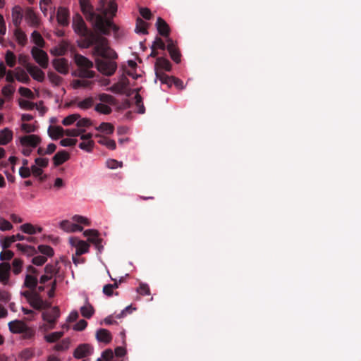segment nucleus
Returning a JSON list of instances; mask_svg holds the SVG:
<instances>
[{"instance_id": "obj_31", "label": "nucleus", "mask_w": 361, "mask_h": 361, "mask_svg": "<svg viewBox=\"0 0 361 361\" xmlns=\"http://www.w3.org/2000/svg\"><path fill=\"white\" fill-rule=\"evenodd\" d=\"M147 26L148 24L138 17L136 20L135 32L139 34L147 35L148 34Z\"/></svg>"}, {"instance_id": "obj_8", "label": "nucleus", "mask_w": 361, "mask_h": 361, "mask_svg": "<svg viewBox=\"0 0 361 361\" xmlns=\"http://www.w3.org/2000/svg\"><path fill=\"white\" fill-rule=\"evenodd\" d=\"M30 306L36 310L48 309L51 306V302L43 300L39 293L34 292V295L28 302Z\"/></svg>"}, {"instance_id": "obj_54", "label": "nucleus", "mask_w": 361, "mask_h": 361, "mask_svg": "<svg viewBox=\"0 0 361 361\" xmlns=\"http://www.w3.org/2000/svg\"><path fill=\"white\" fill-rule=\"evenodd\" d=\"M94 147V141L93 140H89L87 142H82L79 144V147L85 150L86 152H92Z\"/></svg>"}, {"instance_id": "obj_61", "label": "nucleus", "mask_w": 361, "mask_h": 361, "mask_svg": "<svg viewBox=\"0 0 361 361\" xmlns=\"http://www.w3.org/2000/svg\"><path fill=\"white\" fill-rule=\"evenodd\" d=\"M13 226L12 224L7 220L0 218V230L4 231H9L12 229Z\"/></svg>"}, {"instance_id": "obj_32", "label": "nucleus", "mask_w": 361, "mask_h": 361, "mask_svg": "<svg viewBox=\"0 0 361 361\" xmlns=\"http://www.w3.org/2000/svg\"><path fill=\"white\" fill-rule=\"evenodd\" d=\"M15 78L18 81L25 84H28L30 82V79L27 73L23 69L20 68H16Z\"/></svg>"}, {"instance_id": "obj_48", "label": "nucleus", "mask_w": 361, "mask_h": 361, "mask_svg": "<svg viewBox=\"0 0 361 361\" xmlns=\"http://www.w3.org/2000/svg\"><path fill=\"white\" fill-rule=\"evenodd\" d=\"M38 250L43 255L47 257H52L54 255V250L49 245H41L38 246Z\"/></svg>"}, {"instance_id": "obj_56", "label": "nucleus", "mask_w": 361, "mask_h": 361, "mask_svg": "<svg viewBox=\"0 0 361 361\" xmlns=\"http://www.w3.org/2000/svg\"><path fill=\"white\" fill-rule=\"evenodd\" d=\"M21 130L25 133H31L37 130V127L32 124L23 123L21 125Z\"/></svg>"}, {"instance_id": "obj_11", "label": "nucleus", "mask_w": 361, "mask_h": 361, "mask_svg": "<svg viewBox=\"0 0 361 361\" xmlns=\"http://www.w3.org/2000/svg\"><path fill=\"white\" fill-rule=\"evenodd\" d=\"M41 137L35 134L24 135L20 137V145L24 147H36L41 143Z\"/></svg>"}, {"instance_id": "obj_53", "label": "nucleus", "mask_w": 361, "mask_h": 361, "mask_svg": "<svg viewBox=\"0 0 361 361\" xmlns=\"http://www.w3.org/2000/svg\"><path fill=\"white\" fill-rule=\"evenodd\" d=\"M99 99L102 102L108 103L110 104H115V98L110 94H107L105 93L100 94L99 95Z\"/></svg>"}, {"instance_id": "obj_35", "label": "nucleus", "mask_w": 361, "mask_h": 361, "mask_svg": "<svg viewBox=\"0 0 361 361\" xmlns=\"http://www.w3.org/2000/svg\"><path fill=\"white\" fill-rule=\"evenodd\" d=\"M63 331H56L47 334L44 336V339L48 343H54L59 340L63 336Z\"/></svg>"}, {"instance_id": "obj_46", "label": "nucleus", "mask_w": 361, "mask_h": 361, "mask_svg": "<svg viewBox=\"0 0 361 361\" xmlns=\"http://www.w3.org/2000/svg\"><path fill=\"white\" fill-rule=\"evenodd\" d=\"M94 109L96 111L105 115H108L112 111L111 107L102 103L97 104Z\"/></svg>"}, {"instance_id": "obj_17", "label": "nucleus", "mask_w": 361, "mask_h": 361, "mask_svg": "<svg viewBox=\"0 0 361 361\" xmlns=\"http://www.w3.org/2000/svg\"><path fill=\"white\" fill-rule=\"evenodd\" d=\"M12 21L16 27H19L23 18V13L22 8L17 5L12 9L11 13Z\"/></svg>"}, {"instance_id": "obj_9", "label": "nucleus", "mask_w": 361, "mask_h": 361, "mask_svg": "<svg viewBox=\"0 0 361 361\" xmlns=\"http://www.w3.org/2000/svg\"><path fill=\"white\" fill-rule=\"evenodd\" d=\"M70 244L75 247V255L80 256L89 250V245L83 240L75 237L69 238Z\"/></svg>"}, {"instance_id": "obj_36", "label": "nucleus", "mask_w": 361, "mask_h": 361, "mask_svg": "<svg viewBox=\"0 0 361 361\" xmlns=\"http://www.w3.org/2000/svg\"><path fill=\"white\" fill-rule=\"evenodd\" d=\"M33 42L39 47H44L45 42L40 33L36 30L33 31L31 35Z\"/></svg>"}, {"instance_id": "obj_24", "label": "nucleus", "mask_w": 361, "mask_h": 361, "mask_svg": "<svg viewBox=\"0 0 361 361\" xmlns=\"http://www.w3.org/2000/svg\"><path fill=\"white\" fill-rule=\"evenodd\" d=\"M65 130L59 126H50L48 128V134L53 140H57L59 137L64 135Z\"/></svg>"}, {"instance_id": "obj_22", "label": "nucleus", "mask_w": 361, "mask_h": 361, "mask_svg": "<svg viewBox=\"0 0 361 361\" xmlns=\"http://www.w3.org/2000/svg\"><path fill=\"white\" fill-rule=\"evenodd\" d=\"M11 267L9 263L2 262L0 264V282L6 284L9 279V272Z\"/></svg>"}, {"instance_id": "obj_13", "label": "nucleus", "mask_w": 361, "mask_h": 361, "mask_svg": "<svg viewBox=\"0 0 361 361\" xmlns=\"http://www.w3.org/2000/svg\"><path fill=\"white\" fill-rule=\"evenodd\" d=\"M93 353V348L87 343L80 344L75 350L73 355L76 359L85 357Z\"/></svg>"}, {"instance_id": "obj_62", "label": "nucleus", "mask_w": 361, "mask_h": 361, "mask_svg": "<svg viewBox=\"0 0 361 361\" xmlns=\"http://www.w3.org/2000/svg\"><path fill=\"white\" fill-rule=\"evenodd\" d=\"M106 166L111 169H115L118 167H122L123 163L119 162L116 159H109L106 161Z\"/></svg>"}, {"instance_id": "obj_1", "label": "nucleus", "mask_w": 361, "mask_h": 361, "mask_svg": "<svg viewBox=\"0 0 361 361\" xmlns=\"http://www.w3.org/2000/svg\"><path fill=\"white\" fill-rule=\"evenodd\" d=\"M79 4L86 20L92 24L97 32L100 34L109 35L111 30L117 31L118 27L106 18L109 13L113 16L116 15L117 11L116 0H110L108 8H106L107 0H100L96 9L99 12L98 13L94 11L89 0H79Z\"/></svg>"}, {"instance_id": "obj_42", "label": "nucleus", "mask_w": 361, "mask_h": 361, "mask_svg": "<svg viewBox=\"0 0 361 361\" xmlns=\"http://www.w3.org/2000/svg\"><path fill=\"white\" fill-rule=\"evenodd\" d=\"M79 118H80V115L78 114H71L66 118H63L62 121V124L63 126H70L75 123L76 121H78Z\"/></svg>"}, {"instance_id": "obj_59", "label": "nucleus", "mask_w": 361, "mask_h": 361, "mask_svg": "<svg viewBox=\"0 0 361 361\" xmlns=\"http://www.w3.org/2000/svg\"><path fill=\"white\" fill-rule=\"evenodd\" d=\"M139 12L141 16L145 20H150L152 16L151 11L148 8L140 7L139 8Z\"/></svg>"}, {"instance_id": "obj_51", "label": "nucleus", "mask_w": 361, "mask_h": 361, "mask_svg": "<svg viewBox=\"0 0 361 361\" xmlns=\"http://www.w3.org/2000/svg\"><path fill=\"white\" fill-rule=\"evenodd\" d=\"M23 339H31L35 335V329L28 326L27 325L25 327V330L22 333Z\"/></svg>"}, {"instance_id": "obj_14", "label": "nucleus", "mask_w": 361, "mask_h": 361, "mask_svg": "<svg viewBox=\"0 0 361 361\" xmlns=\"http://www.w3.org/2000/svg\"><path fill=\"white\" fill-rule=\"evenodd\" d=\"M25 68L34 80L38 82H43L44 80V73L37 66L27 63L25 65Z\"/></svg>"}, {"instance_id": "obj_28", "label": "nucleus", "mask_w": 361, "mask_h": 361, "mask_svg": "<svg viewBox=\"0 0 361 361\" xmlns=\"http://www.w3.org/2000/svg\"><path fill=\"white\" fill-rule=\"evenodd\" d=\"M14 35L18 43L21 46H25L27 43V38L25 33L19 27L14 30Z\"/></svg>"}, {"instance_id": "obj_16", "label": "nucleus", "mask_w": 361, "mask_h": 361, "mask_svg": "<svg viewBox=\"0 0 361 361\" xmlns=\"http://www.w3.org/2000/svg\"><path fill=\"white\" fill-rule=\"evenodd\" d=\"M156 26L157 31L160 35L165 37L166 39L169 37L170 27L168 23L161 17H159L157 20Z\"/></svg>"}, {"instance_id": "obj_19", "label": "nucleus", "mask_w": 361, "mask_h": 361, "mask_svg": "<svg viewBox=\"0 0 361 361\" xmlns=\"http://www.w3.org/2000/svg\"><path fill=\"white\" fill-rule=\"evenodd\" d=\"M8 328L13 334H22L25 330L27 324L21 320H14L8 323Z\"/></svg>"}, {"instance_id": "obj_27", "label": "nucleus", "mask_w": 361, "mask_h": 361, "mask_svg": "<svg viewBox=\"0 0 361 361\" xmlns=\"http://www.w3.org/2000/svg\"><path fill=\"white\" fill-rule=\"evenodd\" d=\"M96 338L98 341L105 343H109L112 339V336L109 331L104 329H100L97 331Z\"/></svg>"}, {"instance_id": "obj_64", "label": "nucleus", "mask_w": 361, "mask_h": 361, "mask_svg": "<svg viewBox=\"0 0 361 361\" xmlns=\"http://www.w3.org/2000/svg\"><path fill=\"white\" fill-rule=\"evenodd\" d=\"M18 91L19 93L23 97L29 99H32L33 97V93L29 88L20 87Z\"/></svg>"}, {"instance_id": "obj_52", "label": "nucleus", "mask_w": 361, "mask_h": 361, "mask_svg": "<svg viewBox=\"0 0 361 361\" xmlns=\"http://www.w3.org/2000/svg\"><path fill=\"white\" fill-rule=\"evenodd\" d=\"M152 47H153L156 49H161L165 50L167 49V44L164 43V42L159 37H157L155 40L154 41Z\"/></svg>"}, {"instance_id": "obj_39", "label": "nucleus", "mask_w": 361, "mask_h": 361, "mask_svg": "<svg viewBox=\"0 0 361 361\" xmlns=\"http://www.w3.org/2000/svg\"><path fill=\"white\" fill-rule=\"evenodd\" d=\"M80 312L82 317L90 319L93 315L94 310L93 307L88 304L87 305L83 306L80 308Z\"/></svg>"}, {"instance_id": "obj_18", "label": "nucleus", "mask_w": 361, "mask_h": 361, "mask_svg": "<svg viewBox=\"0 0 361 361\" xmlns=\"http://www.w3.org/2000/svg\"><path fill=\"white\" fill-rule=\"evenodd\" d=\"M68 17V10L63 7H59L56 15L58 23L62 26H67L69 23Z\"/></svg>"}, {"instance_id": "obj_30", "label": "nucleus", "mask_w": 361, "mask_h": 361, "mask_svg": "<svg viewBox=\"0 0 361 361\" xmlns=\"http://www.w3.org/2000/svg\"><path fill=\"white\" fill-rule=\"evenodd\" d=\"M37 283L38 280L35 276H32V274H27L25 276L24 286L26 288H28L33 290L37 288Z\"/></svg>"}, {"instance_id": "obj_7", "label": "nucleus", "mask_w": 361, "mask_h": 361, "mask_svg": "<svg viewBox=\"0 0 361 361\" xmlns=\"http://www.w3.org/2000/svg\"><path fill=\"white\" fill-rule=\"evenodd\" d=\"M25 20L30 27L38 28L40 26L41 20L32 8H26Z\"/></svg>"}, {"instance_id": "obj_12", "label": "nucleus", "mask_w": 361, "mask_h": 361, "mask_svg": "<svg viewBox=\"0 0 361 361\" xmlns=\"http://www.w3.org/2000/svg\"><path fill=\"white\" fill-rule=\"evenodd\" d=\"M84 235L88 237V240L92 243L95 247L101 251L103 248L102 245V240L99 238V232L97 230L88 229L84 231Z\"/></svg>"}, {"instance_id": "obj_40", "label": "nucleus", "mask_w": 361, "mask_h": 361, "mask_svg": "<svg viewBox=\"0 0 361 361\" xmlns=\"http://www.w3.org/2000/svg\"><path fill=\"white\" fill-rule=\"evenodd\" d=\"M31 173H32L33 176L35 177H38L41 181H44L47 178V175L42 176L43 170L42 168L32 165L30 168Z\"/></svg>"}, {"instance_id": "obj_21", "label": "nucleus", "mask_w": 361, "mask_h": 361, "mask_svg": "<svg viewBox=\"0 0 361 361\" xmlns=\"http://www.w3.org/2000/svg\"><path fill=\"white\" fill-rule=\"evenodd\" d=\"M59 264V262L58 261H56L54 263L47 264L44 267V273L51 276V278L53 276H55V279L60 277Z\"/></svg>"}, {"instance_id": "obj_4", "label": "nucleus", "mask_w": 361, "mask_h": 361, "mask_svg": "<svg viewBox=\"0 0 361 361\" xmlns=\"http://www.w3.org/2000/svg\"><path fill=\"white\" fill-rule=\"evenodd\" d=\"M75 62L80 68L78 73L75 74V75L81 78H93L95 76V72L90 70L93 68L94 63L87 57L80 54H76L75 56Z\"/></svg>"}, {"instance_id": "obj_41", "label": "nucleus", "mask_w": 361, "mask_h": 361, "mask_svg": "<svg viewBox=\"0 0 361 361\" xmlns=\"http://www.w3.org/2000/svg\"><path fill=\"white\" fill-rule=\"evenodd\" d=\"M5 61L6 64L13 68L16 65V55L10 50H8L6 53Z\"/></svg>"}, {"instance_id": "obj_58", "label": "nucleus", "mask_w": 361, "mask_h": 361, "mask_svg": "<svg viewBox=\"0 0 361 361\" xmlns=\"http://www.w3.org/2000/svg\"><path fill=\"white\" fill-rule=\"evenodd\" d=\"M137 290V293L142 295H148L150 294V289L147 284L141 283Z\"/></svg>"}, {"instance_id": "obj_60", "label": "nucleus", "mask_w": 361, "mask_h": 361, "mask_svg": "<svg viewBox=\"0 0 361 361\" xmlns=\"http://www.w3.org/2000/svg\"><path fill=\"white\" fill-rule=\"evenodd\" d=\"M35 165L40 168H46L49 164V159L38 157L35 159Z\"/></svg>"}, {"instance_id": "obj_47", "label": "nucleus", "mask_w": 361, "mask_h": 361, "mask_svg": "<svg viewBox=\"0 0 361 361\" xmlns=\"http://www.w3.org/2000/svg\"><path fill=\"white\" fill-rule=\"evenodd\" d=\"M48 78L51 83L58 86L62 82V78L53 71L48 72Z\"/></svg>"}, {"instance_id": "obj_34", "label": "nucleus", "mask_w": 361, "mask_h": 361, "mask_svg": "<svg viewBox=\"0 0 361 361\" xmlns=\"http://www.w3.org/2000/svg\"><path fill=\"white\" fill-rule=\"evenodd\" d=\"M135 91H136V94L135 95V99L136 106L138 108L137 113L142 114L145 112V108L143 102H142V98L138 92L139 89H136Z\"/></svg>"}, {"instance_id": "obj_38", "label": "nucleus", "mask_w": 361, "mask_h": 361, "mask_svg": "<svg viewBox=\"0 0 361 361\" xmlns=\"http://www.w3.org/2000/svg\"><path fill=\"white\" fill-rule=\"evenodd\" d=\"M16 247L18 248V250L25 253H27L28 255H34L37 253V250H35V248L31 245L18 243L16 244Z\"/></svg>"}, {"instance_id": "obj_29", "label": "nucleus", "mask_w": 361, "mask_h": 361, "mask_svg": "<svg viewBox=\"0 0 361 361\" xmlns=\"http://www.w3.org/2000/svg\"><path fill=\"white\" fill-rule=\"evenodd\" d=\"M155 75L156 78L159 79L161 83L167 85L169 87H170L172 85V76H169L168 75L164 73V72L160 70H157Z\"/></svg>"}, {"instance_id": "obj_43", "label": "nucleus", "mask_w": 361, "mask_h": 361, "mask_svg": "<svg viewBox=\"0 0 361 361\" xmlns=\"http://www.w3.org/2000/svg\"><path fill=\"white\" fill-rule=\"evenodd\" d=\"M23 261L20 259L15 258L12 262V271L14 274H19L22 271Z\"/></svg>"}, {"instance_id": "obj_6", "label": "nucleus", "mask_w": 361, "mask_h": 361, "mask_svg": "<svg viewBox=\"0 0 361 361\" xmlns=\"http://www.w3.org/2000/svg\"><path fill=\"white\" fill-rule=\"evenodd\" d=\"M31 54L35 61L42 68L48 66L49 57L47 54L41 49L36 47L32 48Z\"/></svg>"}, {"instance_id": "obj_23", "label": "nucleus", "mask_w": 361, "mask_h": 361, "mask_svg": "<svg viewBox=\"0 0 361 361\" xmlns=\"http://www.w3.org/2000/svg\"><path fill=\"white\" fill-rule=\"evenodd\" d=\"M70 159V154L65 150L58 152L53 157V161L55 166L63 164Z\"/></svg>"}, {"instance_id": "obj_5", "label": "nucleus", "mask_w": 361, "mask_h": 361, "mask_svg": "<svg viewBox=\"0 0 361 361\" xmlns=\"http://www.w3.org/2000/svg\"><path fill=\"white\" fill-rule=\"evenodd\" d=\"M60 310L58 307H54L49 310H47L42 313L43 320L47 322V329H53L55 327L57 319L60 317Z\"/></svg>"}, {"instance_id": "obj_45", "label": "nucleus", "mask_w": 361, "mask_h": 361, "mask_svg": "<svg viewBox=\"0 0 361 361\" xmlns=\"http://www.w3.org/2000/svg\"><path fill=\"white\" fill-rule=\"evenodd\" d=\"M94 104V99L92 97H87L82 101L78 103V106L81 109H88Z\"/></svg>"}, {"instance_id": "obj_44", "label": "nucleus", "mask_w": 361, "mask_h": 361, "mask_svg": "<svg viewBox=\"0 0 361 361\" xmlns=\"http://www.w3.org/2000/svg\"><path fill=\"white\" fill-rule=\"evenodd\" d=\"M93 82L85 80H75L73 82V88L78 89L80 87H88L92 85Z\"/></svg>"}, {"instance_id": "obj_49", "label": "nucleus", "mask_w": 361, "mask_h": 361, "mask_svg": "<svg viewBox=\"0 0 361 361\" xmlns=\"http://www.w3.org/2000/svg\"><path fill=\"white\" fill-rule=\"evenodd\" d=\"M14 92L15 87L10 85H5L1 90L2 94L7 99L11 98Z\"/></svg>"}, {"instance_id": "obj_55", "label": "nucleus", "mask_w": 361, "mask_h": 361, "mask_svg": "<svg viewBox=\"0 0 361 361\" xmlns=\"http://www.w3.org/2000/svg\"><path fill=\"white\" fill-rule=\"evenodd\" d=\"M84 132L85 130L82 129H66L65 130L64 135L69 137H78Z\"/></svg>"}, {"instance_id": "obj_2", "label": "nucleus", "mask_w": 361, "mask_h": 361, "mask_svg": "<svg viewBox=\"0 0 361 361\" xmlns=\"http://www.w3.org/2000/svg\"><path fill=\"white\" fill-rule=\"evenodd\" d=\"M73 28L82 39L78 42L81 48H89L96 45V51L102 54L104 51L105 37L90 30L82 16L76 13L73 18Z\"/></svg>"}, {"instance_id": "obj_3", "label": "nucleus", "mask_w": 361, "mask_h": 361, "mask_svg": "<svg viewBox=\"0 0 361 361\" xmlns=\"http://www.w3.org/2000/svg\"><path fill=\"white\" fill-rule=\"evenodd\" d=\"M93 54L97 56L95 59V66L99 72L106 76L113 75L117 70L118 66L115 60L118 58L117 53L112 49L105 39L104 51L102 54L96 51V45L94 46Z\"/></svg>"}, {"instance_id": "obj_15", "label": "nucleus", "mask_w": 361, "mask_h": 361, "mask_svg": "<svg viewBox=\"0 0 361 361\" xmlns=\"http://www.w3.org/2000/svg\"><path fill=\"white\" fill-rule=\"evenodd\" d=\"M52 65L55 70L61 74L66 75L68 73V61L65 58L54 59Z\"/></svg>"}, {"instance_id": "obj_57", "label": "nucleus", "mask_w": 361, "mask_h": 361, "mask_svg": "<svg viewBox=\"0 0 361 361\" xmlns=\"http://www.w3.org/2000/svg\"><path fill=\"white\" fill-rule=\"evenodd\" d=\"M92 125V121L87 118H83L81 119H78L76 126L78 128H86L90 127Z\"/></svg>"}, {"instance_id": "obj_63", "label": "nucleus", "mask_w": 361, "mask_h": 361, "mask_svg": "<svg viewBox=\"0 0 361 361\" xmlns=\"http://www.w3.org/2000/svg\"><path fill=\"white\" fill-rule=\"evenodd\" d=\"M47 259L44 256L38 255L34 257L32 259V262L37 266H41L47 262Z\"/></svg>"}, {"instance_id": "obj_25", "label": "nucleus", "mask_w": 361, "mask_h": 361, "mask_svg": "<svg viewBox=\"0 0 361 361\" xmlns=\"http://www.w3.org/2000/svg\"><path fill=\"white\" fill-rule=\"evenodd\" d=\"M13 131L8 128L0 130V145H6L13 139Z\"/></svg>"}, {"instance_id": "obj_50", "label": "nucleus", "mask_w": 361, "mask_h": 361, "mask_svg": "<svg viewBox=\"0 0 361 361\" xmlns=\"http://www.w3.org/2000/svg\"><path fill=\"white\" fill-rule=\"evenodd\" d=\"M20 230L30 235H33L37 233L36 228L31 224L27 223L20 226Z\"/></svg>"}, {"instance_id": "obj_37", "label": "nucleus", "mask_w": 361, "mask_h": 361, "mask_svg": "<svg viewBox=\"0 0 361 361\" xmlns=\"http://www.w3.org/2000/svg\"><path fill=\"white\" fill-rule=\"evenodd\" d=\"M96 130L104 132L106 134H112L114 133V128L112 124L103 122L96 128Z\"/></svg>"}, {"instance_id": "obj_20", "label": "nucleus", "mask_w": 361, "mask_h": 361, "mask_svg": "<svg viewBox=\"0 0 361 361\" xmlns=\"http://www.w3.org/2000/svg\"><path fill=\"white\" fill-rule=\"evenodd\" d=\"M155 73L157 70H160L164 72L170 71L171 70V63L170 61L164 57H157L156 63L154 64Z\"/></svg>"}, {"instance_id": "obj_33", "label": "nucleus", "mask_w": 361, "mask_h": 361, "mask_svg": "<svg viewBox=\"0 0 361 361\" xmlns=\"http://www.w3.org/2000/svg\"><path fill=\"white\" fill-rule=\"evenodd\" d=\"M97 137H98L99 139L98 140V142L102 145H105L107 148L109 149H115L116 147V142L114 140L109 139L106 137L102 136L99 135H97Z\"/></svg>"}, {"instance_id": "obj_26", "label": "nucleus", "mask_w": 361, "mask_h": 361, "mask_svg": "<svg viewBox=\"0 0 361 361\" xmlns=\"http://www.w3.org/2000/svg\"><path fill=\"white\" fill-rule=\"evenodd\" d=\"M25 238V236H24L20 233L6 237L1 242L2 248L4 250L7 249L11 246V245L13 243L16 242V240H24Z\"/></svg>"}, {"instance_id": "obj_10", "label": "nucleus", "mask_w": 361, "mask_h": 361, "mask_svg": "<svg viewBox=\"0 0 361 361\" xmlns=\"http://www.w3.org/2000/svg\"><path fill=\"white\" fill-rule=\"evenodd\" d=\"M167 51H169L171 59L176 63H179L181 61V54L176 47V42L171 39H166Z\"/></svg>"}]
</instances>
